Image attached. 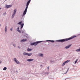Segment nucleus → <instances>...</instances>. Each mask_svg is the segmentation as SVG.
<instances>
[{
  "label": "nucleus",
  "mask_w": 80,
  "mask_h": 80,
  "mask_svg": "<svg viewBox=\"0 0 80 80\" xmlns=\"http://www.w3.org/2000/svg\"><path fill=\"white\" fill-rule=\"evenodd\" d=\"M48 73H49V72H47L46 73V74H47Z\"/></svg>",
  "instance_id": "obj_25"
},
{
  "label": "nucleus",
  "mask_w": 80,
  "mask_h": 80,
  "mask_svg": "<svg viewBox=\"0 0 80 80\" xmlns=\"http://www.w3.org/2000/svg\"><path fill=\"white\" fill-rule=\"evenodd\" d=\"M75 37H76V36H73L69 38H66V39H63L61 40H58V42H66V41H68V40H71V39H72Z\"/></svg>",
  "instance_id": "obj_1"
},
{
  "label": "nucleus",
  "mask_w": 80,
  "mask_h": 80,
  "mask_svg": "<svg viewBox=\"0 0 80 80\" xmlns=\"http://www.w3.org/2000/svg\"><path fill=\"white\" fill-rule=\"evenodd\" d=\"M41 66H42V65H41Z\"/></svg>",
  "instance_id": "obj_34"
},
{
  "label": "nucleus",
  "mask_w": 80,
  "mask_h": 80,
  "mask_svg": "<svg viewBox=\"0 0 80 80\" xmlns=\"http://www.w3.org/2000/svg\"><path fill=\"white\" fill-rule=\"evenodd\" d=\"M12 5H6V7L7 8H10L12 7Z\"/></svg>",
  "instance_id": "obj_7"
},
{
  "label": "nucleus",
  "mask_w": 80,
  "mask_h": 80,
  "mask_svg": "<svg viewBox=\"0 0 80 80\" xmlns=\"http://www.w3.org/2000/svg\"><path fill=\"white\" fill-rule=\"evenodd\" d=\"M51 63H53V62H52V61H51Z\"/></svg>",
  "instance_id": "obj_26"
},
{
  "label": "nucleus",
  "mask_w": 80,
  "mask_h": 80,
  "mask_svg": "<svg viewBox=\"0 0 80 80\" xmlns=\"http://www.w3.org/2000/svg\"><path fill=\"white\" fill-rule=\"evenodd\" d=\"M27 41V39H23L21 41V42H25Z\"/></svg>",
  "instance_id": "obj_10"
},
{
  "label": "nucleus",
  "mask_w": 80,
  "mask_h": 80,
  "mask_svg": "<svg viewBox=\"0 0 80 80\" xmlns=\"http://www.w3.org/2000/svg\"><path fill=\"white\" fill-rule=\"evenodd\" d=\"M33 60V59H28L27 60V61L28 62H32Z\"/></svg>",
  "instance_id": "obj_8"
},
{
  "label": "nucleus",
  "mask_w": 80,
  "mask_h": 80,
  "mask_svg": "<svg viewBox=\"0 0 80 80\" xmlns=\"http://www.w3.org/2000/svg\"><path fill=\"white\" fill-rule=\"evenodd\" d=\"M71 46V45H69V46L66 47L65 48L66 49L69 48H70V47Z\"/></svg>",
  "instance_id": "obj_9"
},
{
  "label": "nucleus",
  "mask_w": 80,
  "mask_h": 80,
  "mask_svg": "<svg viewBox=\"0 0 80 80\" xmlns=\"http://www.w3.org/2000/svg\"><path fill=\"white\" fill-rule=\"evenodd\" d=\"M7 70V68L5 67L3 69V70Z\"/></svg>",
  "instance_id": "obj_20"
},
{
  "label": "nucleus",
  "mask_w": 80,
  "mask_h": 80,
  "mask_svg": "<svg viewBox=\"0 0 80 80\" xmlns=\"http://www.w3.org/2000/svg\"><path fill=\"white\" fill-rule=\"evenodd\" d=\"M70 60H67V61H65V62H66V63H68V62H70Z\"/></svg>",
  "instance_id": "obj_17"
},
{
  "label": "nucleus",
  "mask_w": 80,
  "mask_h": 80,
  "mask_svg": "<svg viewBox=\"0 0 80 80\" xmlns=\"http://www.w3.org/2000/svg\"><path fill=\"white\" fill-rule=\"evenodd\" d=\"M48 42H52V43H53L54 42V41L53 40H48L47 41Z\"/></svg>",
  "instance_id": "obj_11"
},
{
  "label": "nucleus",
  "mask_w": 80,
  "mask_h": 80,
  "mask_svg": "<svg viewBox=\"0 0 80 80\" xmlns=\"http://www.w3.org/2000/svg\"><path fill=\"white\" fill-rule=\"evenodd\" d=\"M48 69H49V67H48Z\"/></svg>",
  "instance_id": "obj_27"
},
{
  "label": "nucleus",
  "mask_w": 80,
  "mask_h": 80,
  "mask_svg": "<svg viewBox=\"0 0 80 80\" xmlns=\"http://www.w3.org/2000/svg\"><path fill=\"white\" fill-rule=\"evenodd\" d=\"M39 55L40 57H43V55L42 54H39Z\"/></svg>",
  "instance_id": "obj_13"
},
{
  "label": "nucleus",
  "mask_w": 80,
  "mask_h": 80,
  "mask_svg": "<svg viewBox=\"0 0 80 80\" xmlns=\"http://www.w3.org/2000/svg\"><path fill=\"white\" fill-rule=\"evenodd\" d=\"M24 55H28V56H31L32 55V53H28L24 52L23 53Z\"/></svg>",
  "instance_id": "obj_4"
},
{
  "label": "nucleus",
  "mask_w": 80,
  "mask_h": 80,
  "mask_svg": "<svg viewBox=\"0 0 80 80\" xmlns=\"http://www.w3.org/2000/svg\"><path fill=\"white\" fill-rule=\"evenodd\" d=\"M12 29H13V28H10V30H11L12 31Z\"/></svg>",
  "instance_id": "obj_24"
},
{
  "label": "nucleus",
  "mask_w": 80,
  "mask_h": 80,
  "mask_svg": "<svg viewBox=\"0 0 80 80\" xmlns=\"http://www.w3.org/2000/svg\"><path fill=\"white\" fill-rule=\"evenodd\" d=\"M23 32H24L23 31V32H22V33H23Z\"/></svg>",
  "instance_id": "obj_33"
},
{
  "label": "nucleus",
  "mask_w": 80,
  "mask_h": 80,
  "mask_svg": "<svg viewBox=\"0 0 80 80\" xmlns=\"http://www.w3.org/2000/svg\"><path fill=\"white\" fill-rule=\"evenodd\" d=\"M18 29H19V28H18Z\"/></svg>",
  "instance_id": "obj_31"
},
{
  "label": "nucleus",
  "mask_w": 80,
  "mask_h": 80,
  "mask_svg": "<svg viewBox=\"0 0 80 80\" xmlns=\"http://www.w3.org/2000/svg\"><path fill=\"white\" fill-rule=\"evenodd\" d=\"M15 47V45H13Z\"/></svg>",
  "instance_id": "obj_29"
},
{
  "label": "nucleus",
  "mask_w": 80,
  "mask_h": 80,
  "mask_svg": "<svg viewBox=\"0 0 80 80\" xmlns=\"http://www.w3.org/2000/svg\"><path fill=\"white\" fill-rule=\"evenodd\" d=\"M68 69L67 71V72H66V73H65V74H66V73H67V72H68Z\"/></svg>",
  "instance_id": "obj_23"
},
{
  "label": "nucleus",
  "mask_w": 80,
  "mask_h": 80,
  "mask_svg": "<svg viewBox=\"0 0 80 80\" xmlns=\"http://www.w3.org/2000/svg\"><path fill=\"white\" fill-rule=\"evenodd\" d=\"M23 25H24V23H22L21 24V28H23Z\"/></svg>",
  "instance_id": "obj_12"
},
{
  "label": "nucleus",
  "mask_w": 80,
  "mask_h": 80,
  "mask_svg": "<svg viewBox=\"0 0 80 80\" xmlns=\"http://www.w3.org/2000/svg\"><path fill=\"white\" fill-rule=\"evenodd\" d=\"M32 50V49H29V48H28V51L29 52L30 51H31Z\"/></svg>",
  "instance_id": "obj_19"
},
{
  "label": "nucleus",
  "mask_w": 80,
  "mask_h": 80,
  "mask_svg": "<svg viewBox=\"0 0 80 80\" xmlns=\"http://www.w3.org/2000/svg\"><path fill=\"white\" fill-rule=\"evenodd\" d=\"M2 9V8H0V10Z\"/></svg>",
  "instance_id": "obj_30"
},
{
  "label": "nucleus",
  "mask_w": 80,
  "mask_h": 80,
  "mask_svg": "<svg viewBox=\"0 0 80 80\" xmlns=\"http://www.w3.org/2000/svg\"><path fill=\"white\" fill-rule=\"evenodd\" d=\"M16 12H17L16 9H15L14 10V13L12 16V18H13V17H14V16H15V15Z\"/></svg>",
  "instance_id": "obj_5"
},
{
  "label": "nucleus",
  "mask_w": 80,
  "mask_h": 80,
  "mask_svg": "<svg viewBox=\"0 0 80 80\" xmlns=\"http://www.w3.org/2000/svg\"><path fill=\"white\" fill-rule=\"evenodd\" d=\"M14 61H15L16 63H17L18 64H19V63H20V62H19L16 59V58L14 59Z\"/></svg>",
  "instance_id": "obj_6"
},
{
  "label": "nucleus",
  "mask_w": 80,
  "mask_h": 80,
  "mask_svg": "<svg viewBox=\"0 0 80 80\" xmlns=\"http://www.w3.org/2000/svg\"><path fill=\"white\" fill-rule=\"evenodd\" d=\"M7 26H6V27H5V32H7Z\"/></svg>",
  "instance_id": "obj_16"
},
{
  "label": "nucleus",
  "mask_w": 80,
  "mask_h": 80,
  "mask_svg": "<svg viewBox=\"0 0 80 80\" xmlns=\"http://www.w3.org/2000/svg\"><path fill=\"white\" fill-rule=\"evenodd\" d=\"M77 61H78V59H77L75 62V63H76L77 62Z\"/></svg>",
  "instance_id": "obj_22"
},
{
  "label": "nucleus",
  "mask_w": 80,
  "mask_h": 80,
  "mask_svg": "<svg viewBox=\"0 0 80 80\" xmlns=\"http://www.w3.org/2000/svg\"><path fill=\"white\" fill-rule=\"evenodd\" d=\"M30 1H31L30 0H29L28 1V2H27V4L26 5V9L25 11H24V12L23 14V16L25 15L27 13V11L28 8V5H29V4H30Z\"/></svg>",
  "instance_id": "obj_2"
},
{
  "label": "nucleus",
  "mask_w": 80,
  "mask_h": 80,
  "mask_svg": "<svg viewBox=\"0 0 80 80\" xmlns=\"http://www.w3.org/2000/svg\"><path fill=\"white\" fill-rule=\"evenodd\" d=\"M18 48H20V47H18Z\"/></svg>",
  "instance_id": "obj_28"
},
{
  "label": "nucleus",
  "mask_w": 80,
  "mask_h": 80,
  "mask_svg": "<svg viewBox=\"0 0 80 80\" xmlns=\"http://www.w3.org/2000/svg\"><path fill=\"white\" fill-rule=\"evenodd\" d=\"M76 51V52H80V48L79 49H77Z\"/></svg>",
  "instance_id": "obj_14"
},
{
  "label": "nucleus",
  "mask_w": 80,
  "mask_h": 80,
  "mask_svg": "<svg viewBox=\"0 0 80 80\" xmlns=\"http://www.w3.org/2000/svg\"><path fill=\"white\" fill-rule=\"evenodd\" d=\"M41 42H42V41H38L37 42L32 43L31 44V45H35V46L37 45V44H38V43H41Z\"/></svg>",
  "instance_id": "obj_3"
},
{
  "label": "nucleus",
  "mask_w": 80,
  "mask_h": 80,
  "mask_svg": "<svg viewBox=\"0 0 80 80\" xmlns=\"http://www.w3.org/2000/svg\"><path fill=\"white\" fill-rule=\"evenodd\" d=\"M22 21L19 22V23H18V24H19V25H21L22 24Z\"/></svg>",
  "instance_id": "obj_18"
},
{
  "label": "nucleus",
  "mask_w": 80,
  "mask_h": 80,
  "mask_svg": "<svg viewBox=\"0 0 80 80\" xmlns=\"http://www.w3.org/2000/svg\"><path fill=\"white\" fill-rule=\"evenodd\" d=\"M17 31L19 33H21V31L18 29L17 30Z\"/></svg>",
  "instance_id": "obj_21"
},
{
  "label": "nucleus",
  "mask_w": 80,
  "mask_h": 80,
  "mask_svg": "<svg viewBox=\"0 0 80 80\" xmlns=\"http://www.w3.org/2000/svg\"><path fill=\"white\" fill-rule=\"evenodd\" d=\"M66 63V62H65H65H64L62 64V66H63V65H64Z\"/></svg>",
  "instance_id": "obj_15"
},
{
  "label": "nucleus",
  "mask_w": 80,
  "mask_h": 80,
  "mask_svg": "<svg viewBox=\"0 0 80 80\" xmlns=\"http://www.w3.org/2000/svg\"><path fill=\"white\" fill-rule=\"evenodd\" d=\"M0 26H1V25L0 24Z\"/></svg>",
  "instance_id": "obj_32"
}]
</instances>
